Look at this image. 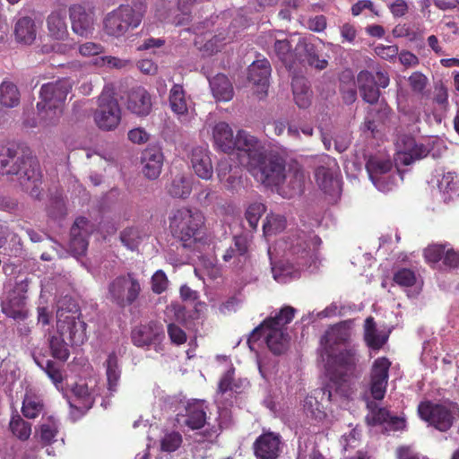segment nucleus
<instances>
[{"mask_svg": "<svg viewBox=\"0 0 459 459\" xmlns=\"http://www.w3.org/2000/svg\"><path fill=\"white\" fill-rule=\"evenodd\" d=\"M0 174L16 176L22 189L30 196L39 198L41 193L42 175L36 158L25 154L16 146H0Z\"/></svg>", "mask_w": 459, "mask_h": 459, "instance_id": "nucleus-1", "label": "nucleus"}, {"mask_svg": "<svg viewBox=\"0 0 459 459\" xmlns=\"http://www.w3.org/2000/svg\"><path fill=\"white\" fill-rule=\"evenodd\" d=\"M247 167L252 175L266 186H278L290 178V197L300 195L303 192L305 174L298 164L290 168L285 174V161L279 155L265 154L263 152L254 161H247Z\"/></svg>", "mask_w": 459, "mask_h": 459, "instance_id": "nucleus-2", "label": "nucleus"}, {"mask_svg": "<svg viewBox=\"0 0 459 459\" xmlns=\"http://www.w3.org/2000/svg\"><path fill=\"white\" fill-rule=\"evenodd\" d=\"M169 230L178 245L188 252L204 243V217L197 209L188 206L173 208L168 215Z\"/></svg>", "mask_w": 459, "mask_h": 459, "instance_id": "nucleus-3", "label": "nucleus"}, {"mask_svg": "<svg viewBox=\"0 0 459 459\" xmlns=\"http://www.w3.org/2000/svg\"><path fill=\"white\" fill-rule=\"evenodd\" d=\"M147 11L145 0H133L120 4L103 19V31L111 38L119 39L140 26Z\"/></svg>", "mask_w": 459, "mask_h": 459, "instance_id": "nucleus-4", "label": "nucleus"}, {"mask_svg": "<svg viewBox=\"0 0 459 459\" xmlns=\"http://www.w3.org/2000/svg\"><path fill=\"white\" fill-rule=\"evenodd\" d=\"M72 88L73 82L69 78H61L41 86L37 109L45 126H53L58 122Z\"/></svg>", "mask_w": 459, "mask_h": 459, "instance_id": "nucleus-5", "label": "nucleus"}, {"mask_svg": "<svg viewBox=\"0 0 459 459\" xmlns=\"http://www.w3.org/2000/svg\"><path fill=\"white\" fill-rule=\"evenodd\" d=\"M326 355L331 382L345 383L355 375L360 357L357 345H347Z\"/></svg>", "mask_w": 459, "mask_h": 459, "instance_id": "nucleus-6", "label": "nucleus"}, {"mask_svg": "<svg viewBox=\"0 0 459 459\" xmlns=\"http://www.w3.org/2000/svg\"><path fill=\"white\" fill-rule=\"evenodd\" d=\"M141 292L140 281L134 273L117 276L108 285V299L120 308L133 305Z\"/></svg>", "mask_w": 459, "mask_h": 459, "instance_id": "nucleus-7", "label": "nucleus"}, {"mask_svg": "<svg viewBox=\"0 0 459 459\" xmlns=\"http://www.w3.org/2000/svg\"><path fill=\"white\" fill-rule=\"evenodd\" d=\"M56 318L57 333L65 337L72 346L82 345L87 341V324L82 319L80 312L59 309Z\"/></svg>", "mask_w": 459, "mask_h": 459, "instance_id": "nucleus-8", "label": "nucleus"}, {"mask_svg": "<svg viewBox=\"0 0 459 459\" xmlns=\"http://www.w3.org/2000/svg\"><path fill=\"white\" fill-rule=\"evenodd\" d=\"M390 79L387 72L378 70L375 74L362 70L358 74L357 83L363 100L369 104H376L380 98V88H386Z\"/></svg>", "mask_w": 459, "mask_h": 459, "instance_id": "nucleus-9", "label": "nucleus"}, {"mask_svg": "<svg viewBox=\"0 0 459 459\" xmlns=\"http://www.w3.org/2000/svg\"><path fill=\"white\" fill-rule=\"evenodd\" d=\"M94 120L102 130L115 129L121 121V108L117 100L110 94L101 93L99 97L98 108L94 113Z\"/></svg>", "mask_w": 459, "mask_h": 459, "instance_id": "nucleus-10", "label": "nucleus"}, {"mask_svg": "<svg viewBox=\"0 0 459 459\" xmlns=\"http://www.w3.org/2000/svg\"><path fill=\"white\" fill-rule=\"evenodd\" d=\"M446 403H419L420 418L440 431H446L453 425L455 413Z\"/></svg>", "mask_w": 459, "mask_h": 459, "instance_id": "nucleus-11", "label": "nucleus"}, {"mask_svg": "<svg viewBox=\"0 0 459 459\" xmlns=\"http://www.w3.org/2000/svg\"><path fill=\"white\" fill-rule=\"evenodd\" d=\"M390 360L380 357L374 360L370 370L369 391L374 400L382 401L386 393L389 378Z\"/></svg>", "mask_w": 459, "mask_h": 459, "instance_id": "nucleus-12", "label": "nucleus"}, {"mask_svg": "<svg viewBox=\"0 0 459 459\" xmlns=\"http://www.w3.org/2000/svg\"><path fill=\"white\" fill-rule=\"evenodd\" d=\"M368 413L365 417L366 423L368 426L383 425L390 430H403L406 427V421L403 417L392 415L385 408L379 406V403H366Z\"/></svg>", "mask_w": 459, "mask_h": 459, "instance_id": "nucleus-13", "label": "nucleus"}, {"mask_svg": "<svg viewBox=\"0 0 459 459\" xmlns=\"http://www.w3.org/2000/svg\"><path fill=\"white\" fill-rule=\"evenodd\" d=\"M71 28L74 34L88 38L94 31L95 13L93 9L82 4H72L69 7Z\"/></svg>", "mask_w": 459, "mask_h": 459, "instance_id": "nucleus-14", "label": "nucleus"}, {"mask_svg": "<svg viewBox=\"0 0 459 459\" xmlns=\"http://www.w3.org/2000/svg\"><path fill=\"white\" fill-rule=\"evenodd\" d=\"M93 231V225L85 217H78L70 230L69 248L74 255H85L89 238Z\"/></svg>", "mask_w": 459, "mask_h": 459, "instance_id": "nucleus-15", "label": "nucleus"}, {"mask_svg": "<svg viewBox=\"0 0 459 459\" xmlns=\"http://www.w3.org/2000/svg\"><path fill=\"white\" fill-rule=\"evenodd\" d=\"M397 160L405 166L426 158L429 153L428 146L407 134L402 135L397 142Z\"/></svg>", "mask_w": 459, "mask_h": 459, "instance_id": "nucleus-16", "label": "nucleus"}, {"mask_svg": "<svg viewBox=\"0 0 459 459\" xmlns=\"http://www.w3.org/2000/svg\"><path fill=\"white\" fill-rule=\"evenodd\" d=\"M351 333L346 322L330 326L320 339V343L323 346L326 354L333 352L338 350L339 346L343 345L346 347L350 344Z\"/></svg>", "mask_w": 459, "mask_h": 459, "instance_id": "nucleus-17", "label": "nucleus"}, {"mask_svg": "<svg viewBox=\"0 0 459 459\" xmlns=\"http://www.w3.org/2000/svg\"><path fill=\"white\" fill-rule=\"evenodd\" d=\"M126 107L137 117H147L152 110V96L143 86L133 87L127 92Z\"/></svg>", "mask_w": 459, "mask_h": 459, "instance_id": "nucleus-18", "label": "nucleus"}, {"mask_svg": "<svg viewBox=\"0 0 459 459\" xmlns=\"http://www.w3.org/2000/svg\"><path fill=\"white\" fill-rule=\"evenodd\" d=\"M281 436L274 432L261 434L253 444L256 459H277L281 453Z\"/></svg>", "mask_w": 459, "mask_h": 459, "instance_id": "nucleus-19", "label": "nucleus"}, {"mask_svg": "<svg viewBox=\"0 0 459 459\" xmlns=\"http://www.w3.org/2000/svg\"><path fill=\"white\" fill-rule=\"evenodd\" d=\"M295 308L290 306H285L280 309L273 316L265 318L258 326H256L250 333L247 340L248 342H255L262 336V331L265 328H280L286 329V325L290 324L295 316Z\"/></svg>", "mask_w": 459, "mask_h": 459, "instance_id": "nucleus-20", "label": "nucleus"}, {"mask_svg": "<svg viewBox=\"0 0 459 459\" xmlns=\"http://www.w3.org/2000/svg\"><path fill=\"white\" fill-rule=\"evenodd\" d=\"M164 155L160 147L148 146L141 155L142 172L150 180L157 179L162 170Z\"/></svg>", "mask_w": 459, "mask_h": 459, "instance_id": "nucleus-21", "label": "nucleus"}, {"mask_svg": "<svg viewBox=\"0 0 459 459\" xmlns=\"http://www.w3.org/2000/svg\"><path fill=\"white\" fill-rule=\"evenodd\" d=\"M272 67L266 58L255 60L248 67L247 79L255 86L257 93H266Z\"/></svg>", "mask_w": 459, "mask_h": 459, "instance_id": "nucleus-22", "label": "nucleus"}, {"mask_svg": "<svg viewBox=\"0 0 459 459\" xmlns=\"http://www.w3.org/2000/svg\"><path fill=\"white\" fill-rule=\"evenodd\" d=\"M190 163L196 176L202 179L209 180L213 174V167L207 148L194 147L189 155Z\"/></svg>", "mask_w": 459, "mask_h": 459, "instance_id": "nucleus-23", "label": "nucleus"}, {"mask_svg": "<svg viewBox=\"0 0 459 459\" xmlns=\"http://www.w3.org/2000/svg\"><path fill=\"white\" fill-rule=\"evenodd\" d=\"M164 337L161 325L155 322L142 325L132 331V342L137 347L150 346L152 342L160 341Z\"/></svg>", "mask_w": 459, "mask_h": 459, "instance_id": "nucleus-24", "label": "nucleus"}, {"mask_svg": "<svg viewBox=\"0 0 459 459\" xmlns=\"http://www.w3.org/2000/svg\"><path fill=\"white\" fill-rule=\"evenodd\" d=\"M234 150L243 152L247 161H254L264 152L257 138L244 130L238 132L234 139Z\"/></svg>", "mask_w": 459, "mask_h": 459, "instance_id": "nucleus-25", "label": "nucleus"}, {"mask_svg": "<svg viewBox=\"0 0 459 459\" xmlns=\"http://www.w3.org/2000/svg\"><path fill=\"white\" fill-rule=\"evenodd\" d=\"M318 186L329 195H337L341 192V182L329 166H318L315 170Z\"/></svg>", "mask_w": 459, "mask_h": 459, "instance_id": "nucleus-26", "label": "nucleus"}, {"mask_svg": "<svg viewBox=\"0 0 459 459\" xmlns=\"http://www.w3.org/2000/svg\"><path fill=\"white\" fill-rule=\"evenodd\" d=\"M393 169L391 160L371 156L366 162V169L373 184L380 188L382 178Z\"/></svg>", "mask_w": 459, "mask_h": 459, "instance_id": "nucleus-27", "label": "nucleus"}, {"mask_svg": "<svg viewBox=\"0 0 459 459\" xmlns=\"http://www.w3.org/2000/svg\"><path fill=\"white\" fill-rule=\"evenodd\" d=\"M66 13L63 9L55 10L47 18V27L50 37L62 40L68 35Z\"/></svg>", "mask_w": 459, "mask_h": 459, "instance_id": "nucleus-28", "label": "nucleus"}, {"mask_svg": "<svg viewBox=\"0 0 459 459\" xmlns=\"http://www.w3.org/2000/svg\"><path fill=\"white\" fill-rule=\"evenodd\" d=\"M14 36L19 43L31 45L37 37V28L34 20L29 16L18 19L14 25Z\"/></svg>", "mask_w": 459, "mask_h": 459, "instance_id": "nucleus-29", "label": "nucleus"}, {"mask_svg": "<svg viewBox=\"0 0 459 459\" xmlns=\"http://www.w3.org/2000/svg\"><path fill=\"white\" fill-rule=\"evenodd\" d=\"M209 82L212 95L217 101L227 102L232 100L234 96L233 86L225 74H218Z\"/></svg>", "mask_w": 459, "mask_h": 459, "instance_id": "nucleus-30", "label": "nucleus"}, {"mask_svg": "<svg viewBox=\"0 0 459 459\" xmlns=\"http://www.w3.org/2000/svg\"><path fill=\"white\" fill-rule=\"evenodd\" d=\"M294 101L299 108H307L311 105L312 91L307 80L303 76H294L291 81Z\"/></svg>", "mask_w": 459, "mask_h": 459, "instance_id": "nucleus-31", "label": "nucleus"}, {"mask_svg": "<svg viewBox=\"0 0 459 459\" xmlns=\"http://www.w3.org/2000/svg\"><path fill=\"white\" fill-rule=\"evenodd\" d=\"M107 377V386L110 394L118 390L122 370L119 367L118 357L116 351L110 352L104 362Z\"/></svg>", "mask_w": 459, "mask_h": 459, "instance_id": "nucleus-32", "label": "nucleus"}, {"mask_svg": "<svg viewBox=\"0 0 459 459\" xmlns=\"http://www.w3.org/2000/svg\"><path fill=\"white\" fill-rule=\"evenodd\" d=\"M264 333H266L265 340L270 351L277 355L281 354L290 340L287 329L265 328L262 331V335Z\"/></svg>", "mask_w": 459, "mask_h": 459, "instance_id": "nucleus-33", "label": "nucleus"}, {"mask_svg": "<svg viewBox=\"0 0 459 459\" xmlns=\"http://www.w3.org/2000/svg\"><path fill=\"white\" fill-rule=\"evenodd\" d=\"M212 136L215 144L223 152L234 151V135L231 127L226 122L217 123L212 130Z\"/></svg>", "mask_w": 459, "mask_h": 459, "instance_id": "nucleus-34", "label": "nucleus"}, {"mask_svg": "<svg viewBox=\"0 0 459 459\" xmlns=\"http://www.w3.org/2000/svg\"><path fill=\"white\" fill-rule=\"evenodd\" d=\"M387 339V335L378 333L374 317H367L364 323V341L368 347L375 351L380 350Z\"/></svg>", "mask_w": 459, "mask_h": 459, "instance_id": "nucleus-35", "label": "nucleus"}, {"mask_svg": "<svg viewBox=\"0 0 459 459\" xmlns=\"http://www.w3.org/2000/svg\"><path fill=\"white\" fill-rule=\"evenodd\" d=\"M249 386L247 379H234V370H228L221 378L218 386V392L226 394L231 392L234 394H243Z\"/></svg>", "mask_w": 459, "mask_h": 459, "instance_id": "nucleus-36", "label": "nucleus"}, {"mask_svg": "<svg viewBox=\"0 0 459 459\" xmlns=\"http://www.w3.org/2000/svg\"><path fill=\"white\" fill-rule=\"evenodd\" d=\"M273 49L276 56L290 71L296 63V55L292 51L290 41L287 39H275Z\"/></svg>", "mask_w": 459, "mask_h": 459, "instance_id": "nucleus-37", "label": "nucleus"}, {"mask_svg": "<svg viewBox=\"0 0 459 459\" xmlns=\"http://www.w3.org/2000/svg\"><path fill=\"white\" fill-rule=\"evenodd\" d=\"M169 106L171 110L178 115H186L188 111L187 100L183 86L180 84H174L169 91Z\"/></svg>", "mask_w": 459, "mask_h": 459, "instance_id": "nucleus-38", "label": "nucleus"}, {"mask_svg": "<svg viewBox=\"0 0 459 459\" xmlns=\"http://www.w3.org/2000/svg\"><path fill=\"white\" fill-rule=\"evenodd\" d=\"M20 91L10 81H3L0 84V104L5 108H14L20 103Z\"/></svg>", "mask_w": 459, "mask_h": 459, "instance_id": "nucleus-39", "label": "nucleus"}, {"mask_svg": "<svg viewBox=\"0 0 459 459\" xmlns=\"http://www.w3.org/2000/svg\"><path fill=\"white\" fill-rule=\"evenodd\" d=\"M167 190L171 197L186 199L192 192V184L187 178L178 175L172 179Z\"/></svg>", "mask_w": 459, "mask_h": 459, "instance_id": "nucleus-40", "label": "nucleus"}, {"mask_svg": "<svg viewBox=\"0 0 459 459\" xmlns=\"http://www.w3.org/2000/svg\"><path fill=\"white\" fill-rule=\"evenodd\" d=\"M194 404L187 403L188 406L186 408V414L184 416L183 424L193 430L201 429L206 423V414L203 410L195 408Z\"/></svg>", "mask_w": 459, "mask_h": 459, "instance_id": "nucleus-41", "label": "nucleus"}, {"mask_svg": "<svg viewBox=\"0 0 459 459\" xmlns=\"http://www.w3.org/2000/svg\"><path fill=\"white\" fill-rule=\"evenodd\" d=\"M65 337L59 335H51L48 338V346L51 356L60 361L65 362L70 357V351L67 343L65 342Z\"/></svg>", "mask_w": 459, "mask_h": 459, "instance_id": "nucleus-42", "label": "nucleus"}, {"mask_svg": "<svg viewBox=\"0 0 459 459\" xmlns=\"http://www.w3.org/2000/svg\"><path fill=\"white\" fill-rule=\"evenodd\" d=\"M12 434L21 441H26L31 435V424L25 421L20 415H13L9 422Z\"/></svg>", "mask_w": 459, "mask_h": 459, "instance_id": "nucleus-43", "label": "nucleus"}, {"mask_svg": "<svg viewBox=\"0 0 459 459\" xmlns=\"http://www.w3.org/2000/svg\"><path fill=\"white\" fill-rule=\"evenodd\" d=\"M247 252V241L246 238L242 236H235L233 238V245L230 246L222 255L225 262H229L233 258H238L240 261V257L245 256Z\"/></svg>", "mask_w": 459, "mask_h": 459, "instance_id": "nucleus-44", "label": "nucleus"}, {"mask_svg": "<svg viewBox=\"0 0 459 459\" xmlns=\"http://www.w3.org/2000/svg\"><path fill=\"white\" fill-rule=\"evenodd\" d=\"M183 443L182 435L175 430L166 432L160 438V450L166 453L177 451Z\"/></svg>", "mask_w": 459, "mask_h": 459, "instance_id": "nucleus-45", "label": "nucleus"}, {"mask_svg": "<svg viewBox=\"0 0 459 459\" xmlns=\"http://www.w3.org/2000/svg\"><path fill=\"white\" fill-rule=\"evenodd\" d=\"M303 45L306 58L310 66H313L318 70L326 68L328 62L324 58H320L316 46L312 43L299 42Z\"/></svg>", "mask_w": 459, "mask_h": 459, "instance_id": "nucleus-46", "label": "nucleus"}, {"mask_svg": "<svg viewBox=\"0 0 459 459\" xmlns=\"http://www.w3.org/2000/svg\"><path fill=\"white\" fill-rule=\"evenodd\" d=\"M286 227V219L280 214H268L266 221L264 223L263 230L265 235H275L281 232Z\"/></svg>", "mask_w": 459, "mask_h": 459, "instance_id": "nucleus-47", "label": "nucleus"}, {"mask_svg": "<svg viewBox=\"0 0 459 459\" xmlns=\"http://www.w3.org/2000/svg\"><path fill=\"white\" fill-rule=\"evenodd\" d=\"M30 286V281L28 278H25L21 281H17L11 293V302L13 305L21 306L24 303L27 296Z\"/></svg>", "mask_w": 459, "mask_h": 459, "instance_id": "nucleus-48", "label": "nucleus"}, {"mask_svg": "<svg viewBox=\"0 0 459 459\" xmlns=\"http://www.w3.org/2000/svg\"><path fill=\"white\" fill-rule=\"evenodd\" d=\"M264 212H265V206L262 203L255 202V203L251 204L247 207L245 216H246V219L252 230L256 229L259 220H260L261 216L264 213Z\"/></svg>", "mask_w": 459, "mask_h": 459, "instance_id": "nucleus-49", "label": "nucleus"}, {"mask_svg": "<svg viewBox=\"0 0 459 459\" xmlns=\"http://www.w3.org/2000/svg\"><path fill=\"white\" fill-rule=\"evenodd\" d=\"M446 245L433 244L424 249L423 255L428 263L437 264L444 259Z\"/></svg>", "mask_w": 459, "mask_h": 459, "instance_id": "nucleus-50", "label": "nucleus"}, {"mask_svg": "<svg viewBox=\"0 0 459 459\" xmlns=\"http://www.w3.org/2000/svg\"><path fill=\"white\" fill-rule=\"evenodd\" d=\"M393 281L399 286L411 287L416 282V275L412 270L402 268L394 273Z\"/></svg>", "mask_w": 459, "mask_h": 459, "instance_id": "nucleus-51", "label": "nucleus"}, {"mask_svg": "<svg viewBox=\"0 0 459 459\" xmlns=\"http://www.w3.org/2000/svg\"><path fill=\"white\" fill-rule=\"evenodd\" d=\"M99 66H108L109 68L123 69L130 65L131 62L127 59H122L117 56H105L97 58L94 62Z\"/></svg>", "mask_w": 459, "mask_h": 459, "instance_id": "nucleus-52", "label": "nucleus"}, {"mask_svg": "<svg viewBox=\"0 0 459 459\" xmlns=\"http://www.w3.org/2000/svg\"><path fill=\"white\" fill-rule=\"evenodd\" d=\"M58 433V428L55 421L50 420L48 423H44L40 426V441L44 446L50 445L55 441Z\"/></svg>", "mask_w": 459, "mask_h": 459, "instance_id": "nucleus-53", "label": "nucleus"}, {"mask_svg": "<svg viewBox=\"0 0 459 459\" xmlns=\"http://www.w3.org/2000/svg\"><path fill=\"white\" fill-rule=\"evenodd\" d=\"M120 239L128 249L134 250L139 244V232L134 228H126L121 232Z\"/></svg>", "mask_w": 459, "mask_h": 459, "instance_id": "nucleus-54", "label": "nucleus"}, {"mask_svg": "<svg viewBox=\"0 0 459 459\" xmlns=\"http://www.w3.org/2000/svg\"><path fill=\"white\" fill-rule=\"evenodd\" d=\"M169 284V280L166 273L162 270H158L154 273L151 279L152 290L156 294L164 292Z\"/></svg>", "mask_w": 459, "mask_h": 459, "instance_id": "nucleus-55", "label": "nucleus"}, {"mask_svg": "<svg viewBox=\"0 0 459 459\" xmlns=\"http://www.w3.org/2000/svg\"><path fill=\"white\" fill-rule=\"evenodd\" d=\"M398 51L399 48L397 45L378 44L374 48L375 54L386 61H392L395 59L398 56Z\"/></svg>", "mask_w": 459, "mask_h": 459, "instance_id": "nucleus-56", "label": "nucleus"}, {"mask_svg": "<svg viewBox=\"0 0 459 459\" xmlns=\"http://www.w3.org/2000/svg\"><path fill=\"white\" fill-rule=\"evenodd\" d=\"M167 331L170 342L175 345H182L187 340V336L185 331L174 323L168 325Z\"/></svg>", "mask_w": 459, "mask_h": 459, "instance_id": "nucleus-57", "label": "nucleus"}, {"mask_svg": "<svg viewBox=\"0 0 459 459\" xmlns=\"http://www.w3.org/2000/svg\"><path fill=\"white\" fill-rule=\"evenodd\" d=\"M78 51L81 56L90 57L102 54L105 51V48L100 43L88 41L81 44L78 48Z\"/></svg>", "mask_w": 459, "mask_h": 459, "instance_id": "nucleus-58", "label": "nucleus"}, {"mask_svg": "<svg viewBox=\"0 0 459 459\" xmlns=\"http://www.w3.org/2000/svg\"><path fill=\"white\" fill-rule=\"evenodd\" d=\"M37 364L43 368V370L47 373L48 377L56 384H60L63 381V377L61 370L56 365V363L53 360L48 359L46 361V365L43 367L39 361H37Z\"/></svg>", "mask_w": 459, "mask_h": 459, "instance_id": "nucleus-59", "label": "nucleus"}, {"mask_svg": "<svg viewBox=\"0 0 459 459\" xmlns=\"http://www.w3.org/2000/svg\"><path fill=\"white\" fill-rule=\"evenodd\" d=\"M48 214L50 217L56 220L65 218L66 215V207L65 201L61 198H55L52 200L48 208Z\"/></svg>", "mask_w": 459, "mask_h": 459, "instance_id": "nucleus-60", "label": "nucleus"}, {"mask_svg": "<svg viewBox=\"0 0 459 459\" xmlns=\"http://www.w3.org/2000/svg\"><path fill=\"white\" fill-rule=\"evenodd\" d=\"M364 10H369L375 15H379L378 11L375 8L371 0H359L351 5V11L353 16H359Z\"/></svg>", "mask_w": 459, "mask_h": 459, "instance_id": "nucleus-61", "label": "nucleus"}, {"mask_svg": "<svg viewBox=\"0 0 459 459\" xmlns=\"http://www.w3.org/2000/svg\"><path fill=\"white\" fill-rule=\"evenodd\" d=\"M413 91L422 92L427 85V77L419 72H414L408 79Z\"/></svg>", "mask_w": 459, "mask_h": 459, "instance_id": "nucleus-62", "label": "nucleus"}, {"mask_svg": "<svg viewBox=\"0 0 459 459\" xmlns=\"http://www.w3.org/2000/svg\"><path fill=\"white\" fill-rule=\"evenodd\" d=\"M307 28L315 32H322L326 29L327 19L323 14L310 17L307 22Z\"/></svg>", "mask_w": 459, "mask_h": 459, "instance_id": "nucleus-63", "label": "nucleus"}, {"mask_svg": "<svg viewBox=\"0 0 459 459\" xmlns=\"http://www.w3.org/2000/svg\"><path fill=\"white\" fill-rule=\"evenodd\" d=\"M443 264L445 266L450 269H456L459 267V251L455 250L454 248H446L445 253V256L443 259Z\"/></svg>", "mask_w": 459, "mask_h": 459, "instance_id": "nucleus-64", "label": "nucleus"}]
</instances>
